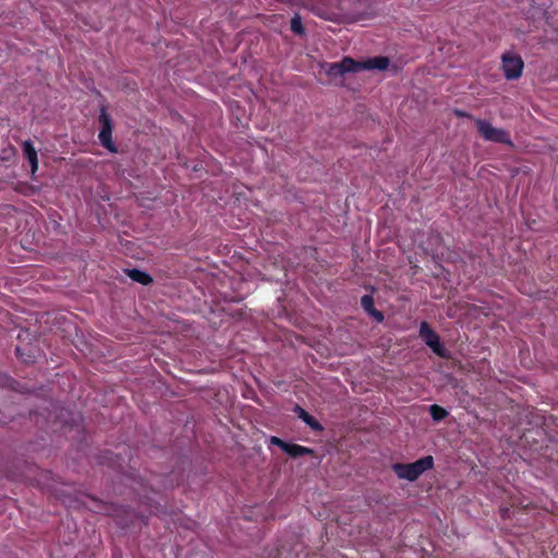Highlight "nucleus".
I'll return each mask as SVG.
<instances>
[{
    "label": "nucleus",
    "mask_w": 558,
    "mask_h": 558,
    "mask_svg": "<svg viewBox=\"0 0 558 558\" xmlns=\"http://www.w3.org/2000/svg\"><path fill=\"white\" fill-rule=\"evenodd\" d=\"M284 452L289 454L291 458H298L302 456H313L314 450L308 447H304L298 444L288 442V447L284 448Z\"/></svg>",
    "instance_id": "obj_11"
},
{
    "label": "nucleus",
    "mask_w": 558,
    "mask_h": 558,
    "mask_svg": "<svg viewBox=\"0 0 558 558\" xmlns=\"http://www.w3.org/2000/svg\"><path fill=\"white\" fill-rule=\"evenodd\" d=\"M501 68L507 80L513 81L522 76L524 62L519 54L506 52L501 57Z\"/></svg>",
    "instance_id": "obj_5"
},
{
    "label": "nucleus",
    "mask_w": 558,
    "mask_h": 558,
    "mask_svg": "<svg viewBox=\"0 0 558 558\" xmlns=\"http://www.w3.org/2000/svg\"><path fill=\"white\" fill-rule=\"evenodd\" d=\"M108 454H111V452L110 451H105L104 454L101 456V458L102 459H107Z\"/></svg>",
    "instance_id": "obj_18"
},
{
    "label": "nucleus",
    "mask_w": 558,
    "mask_h": 558,
    "mask_svg": "<svg viewBox=\"0 0 558 558\" xmlns=\"http://www.w3.org/2000/svg\"><path fill=\"white\" fill-rule=\"evenodd\" d=\"M418 335L421 339L425 342V344L429 347L436 355L440 357L448 356L447 350L440 343L438 333L429 326L427 322L421 323Z\"/></svg>",
    "instance_id": "obj_4"
},
{
    "label": "nucleus",
    "mask_w": 558,
    "mask_h": 558,
    "mask_svg": "<svg viewBox=\"0 0 558 558\" xmlns=\"http://www.w3.org/2000/svg\"><path fill=\"white\" fill-rule=\"evenodd\" d=\"M126 274L133 281L138 282L143 286H148L153 282L151 276L141 269H137V268L128 269Z\"/></svg>",
    "instance_id": "obj_12"
},
{
    "label": "nucleus",
    "mask_w": 558,
    "mask_h": 558,
    "mask_svg": "<svg viewBox=\"0 0 558 558\" xmlns=\"http://www.w3.org/2000/svg\"><path fill=\"white\" fill-rule=\"evenodd\" d=\"M477 132L488 142L506 144L512 146V141L508 131L493 126L488 121L477 119L475 121Z\"/></svg>",
    "instance_id": "obj_2"
},
{
    "label": "nucleus",
    "mask_w": 558,
    "mask_h": 558,
    "mask_svg": "<svg viewBox=\"0 0 558 558\" xmlns=\"http://www.w3.org/2000/svg\"><path fill=\"white\" fill-rule=\"evenodd\" d=\"M328 72L330 75H335V76H338V75L341 76L344 74L342 71V68H339V62L331 63Z\"/></svg>",
    "instance_id": "obj_15"
},
{
    "label": "nucleus",
    "mask_w": 558,
    "mask_h": 558,
    "mask_svg": "<svg viewBox=\"0 0 558 558\" xmlns=\"http://www.w3.org/2000/svg\"><path fill=\"white\" fill-rule=\"evenodd\" d=\"M270 442H271L272 445L278 446L282 451H284V448H287V447H288V442H287V441H284V440H282V439L278 438V437H276V436H272V437L270 438Z\"/></svg>",
    "instance_id": "obj_16"
},
{
    "label": "nucleus",
    "mask_w": 558,
    "mask_h": 558,
    "mask_svg": "<svg viewBox=\"0 0 558 558\" xmlns=\"http://www.w3.org/2000/svg\"><path fill=\"white\" fill-rule=\"evenodd\" d=\"M294 413L314 432H322L324 429L323 425L302 407L295 405Z\"/></svg>",
    "instance_id": "obj_7"
},
{
    "label": "nucleus",
    "mask_w": 558,
    "mask_h": 558,
    "mask_svg": "<svg viewBox=\"0 0 558 558\" xmlns=\"http://www.w3.org/2000/svg\"><path fill=\"white\" fill-rule=\"evenodd\" d=\"M390 64L388 57L379 56L363 61L364 70H386Z\"/></svg>",
    "instance_id": "obj_9"
},
{
    "label": "nucleus",
    "mask_w": 558,
    "mask_h": 558,
    "mask_svg": "<svg viewBox=\"0 0 558 558\" xmlns=\"http://www.w3.org/2000/svg\"><path fill=\"white\" fill-rule=\"evenodd\" d=\"M434 468V458L425 456L412 463H393L391 469L395 474L409 482L416 481L424 472Z\"/></svg>",
    "instance_id": "obj_1"
},
{
    "label": "nucleus",
    "mask_w": 558,
    "mask_h": 558,
    "mask_svg": "<svg viewBox=\"0 0 558 558\" xmlns=\"http://www.w3.org/2000/svg\"><path fill=\"white\" fill-rule=\"evenodd\" d=\"M339 68H342L343 73H356L364 70L363 61H355L350 57H344L339 62Z\"/></svg>",
    "instance_id": "obj_10"
},
{
    "label": "nucleus",
    "mask_w": 558,
    "mask_h": 558,
    "mask_svg": "<svg viewBox=\"0 0 558 558\" xmlns=\"http://www.w3.org/2000/svg\"><path fill=\"white\" fill-rule=\"evenodd\" d=\"M23 153L31 165L32 173H35L38 169V157L34 144L31 140H27L23 143Z\"/></svg>",
    "instance_id": "obj_8"
},
{
    "label": "nucleus",
    "mask_w": 558,
    "mask_h": 558,
    "mask_svg": "<svg viewBox=\"0 0 558 558\" xmlns=\"http://www.w3.org/2000/svg\"><path fill=\"white\" fill-rule=\"evenodd\" d=\"M98 120L100 123V131L98 134L100 144L106 149H108L110 153H117L118 151L117 146L114 145V143L112 141V130H113L112 120L105 107H102L100 109Z\"/></svg>",
    "instance_id": "obj_3"
},
{
    "label": "nucleus",
    "mask_w": 558,
    "mask_h": 558,
    "mask_svg": "<svg viewBox=\"0 0 558 558\" xmlns=\"http://www.w3.org/2000/svg\"><path fill=\"white\" fill-rule=\"evenodd\" d=\"M290 28L296 35H303L305 33L300 14L295 13L293 15L290 22Z\"/></svg>",
    "instance_id": "obj_14"
},
{
    "label": "nucleus",
    "mask_w": 558,
    "mask_h": 558,
    "mask_svg": "<svg viewBox=\"0 0 558 558\" xmlns=\"http://www.w3.org/2000/svg\"><path fill=\"white\" fill-rule=\"evenodd\" d=\"M456 113H457V116H459V117H464V116H465V113H464V112H462V111H457Z\"/></svg>",
    "instance_id": "obj_19"
},
{
    "label": "nucleus",
    "mask_w": 558,
    "mask_h": 558,
    "mask_svg": "<svg viewBox=\"0 0 558 558\" xmlns=\"http://www.w3.org/2000/svg\"><path fill=\"white\" fill-rule=\"evenodd\" d=\"M270 442H271L272 445L278 446L282 451H284V448H287V447H288V442H287V441H284V440H282V439L278 438V437H276V436H272V437L270 438Z\"/></svg>",
    "instance_id": "obj_17"
},
{
    "label": "nucleus",
    "mask_w": 558,
    "mask_h": 558,
    "mask_svg": "<svg viewBox=\"0 0 558 558\" xmlns=\"http://www.w3.org/2000/svg\"><path fill=\"white\" fill-rule=\"evenodd\" d=\"M361 306L377 323L384 322L385 316L383 312L375 308L374 299L371 294H365L361 298Z\"/></svg>",
    "instance_id": "obj_6"
},
{
    "label": "nucleus",
    "mask_w": 558,
    "mask_h": 558,
    "mask_svg": "<svg viewBox=\"0 0 558 558\" xmlns=\"http://www.w3.org/2000/svg\"><path fill=\"white\" fill-rule=\"evenodd\" d=\"M429 414L434 421L440 422L448 416V411L438 404H433L429 407Z\"/></svg>",
    "instance_id": "obj_13"
}]
</instances>
